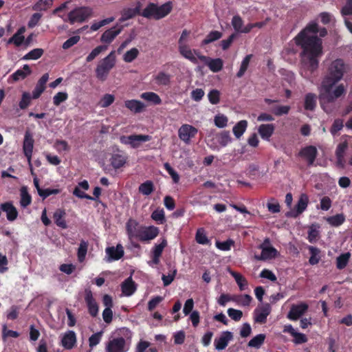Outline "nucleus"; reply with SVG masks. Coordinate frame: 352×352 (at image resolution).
I'll return each instance as SVG.
<instances>
[{
	"label": "nucleus",
	"mask_w": 352,
	"mask_h": 352,
	"mask_svg": "<svg viewBox=\"0 0 352 352\" xmlns=\"http://www.w3.org/2000/svg\"><path fill=\"white\" fill-rule=\"evenodd\" d=\"M327 30L319 28L316 23H309L295 37L296 43L300 46V74L307 79H309L311 74L318 69L319 58L322 55V42L318 37H324L327 34Z\"/></svg>",
	"instance_id": "1"
},
{
	"label": "nucleus",
	"mask_w": 352,
	"mask_h": 352,
	"mask_svg": "<svg viewBox=\"0 0 352 352\" xmlns=\"http://www.w3.org/2000/svg\"><path fill=\"white\" fill-rule=\"evenodd\" d=\"M347 91V86L329 78H323L319 88L318 99L321 108L327 113L332 111L331 104L337 100L343 98Z\"/></svg>",
	"instance_id": "2"
},
{
	"label": "nucleus",
	"mask_w": 352,
	"mask_h": 352,
	"mask_svg": "<svg viewBox=\"0 0 352 352\" xmlns=\"http://www.w3.org/2000/svg\"><path fill=\"white\" fill-rule=\"evenodd\" d=\"M119 337L111 340L106 346V352H126L132 338V332L127 328L118 331Z\"/></svg>",
	"instance_id": "3"
},
{
	"label": "nucleus",
	"mask_w": 352,
	"mask_h": 352,
	"mask_svg": "<svg viewBox=\"0 0 352 352\" xmlns=\"http://www.w3.org/2000/svg\"><path fill=\"white\" fill-rule=\"evenodd\" d=\"M173 9L171 2H166L161 6L150 3L141 12V15L148 19L159 20L167 16Z\"/></svg>",
	"instance_id": "4"
},
{
	"label": "nucleus",
	"mask_w": 352,
	"mask_h": 352,
	"mask_svg": "<svg viewBox=\"0 0 352 352\" xmlns=\"http://www.w3.org/2000/svg\"><path fill=\"white\" fill-rule=\"evenodd\" d=\"M116 63V54L112 51L98 63L95 70L96 78L102 82L106 80L110 71L115 67Z\"/></svg>",
	"instance_id": "5"
},
{
	"label": "nucleus",
	"mask_w": 352,
	"mask_h": 352,
	"mask_svg": "<svg viewBox=\"0 0 352 352\" xmlns=\"http://www.w3.org/2000/svg\"><path fill=\"white\" fill-rule=\"evenodd\" d=\"M346 69L347 67L344 60L340 58H337L331 61L329 64L327 69V74L324 78H329L330 80L339 82L342 79Z\"/></svg>",
	"instance_id": "6"
},
{
	"label": "nucleus",
	"mask_w": 352,
	"mask_h": 352,
	"mask_svg": "<svg viewBox=\"0 0 352 352\" xmlns=\"http://www.w3.org/2000/svg\"><path fill=\"white\" fill-rule=\"evenodd\" d=\"M258 248L261 250V254L254 256L255 259L257 261H268L275 258L278 256V252L271 245L268 238L264 240L258 246Z\"/></svg>",
	"instance_id": "7"
},
{
	"label": "nucleus",
	"mask_w": 352,
	"mask_h": 352,
	"mask_svg": "<svg viewBox=\"0 0 352 352\" xmlns=\"http://www.w3.org/2000/svg\"><path fill=\"white\" fill-rule=\"evenodd\" d=\"M208 141V144L210 148L214 151H219L221 147H225L230 143L232 138L229 131H223L215 134Z\"/></svg>",
	"instance_id": "8"
},
{
	"label": "nucleus",
	"mask_w": 352,
	"mask_h": 352,
	"mask_svg": "<svg viewBox=\"0 0 352 352\" xmlns=\"http://www.w3.org/2000/svg\"><path fill=\"white\" fill-rule=\"evenodd\" d=\"M197 132V129L192 125L184 124L178 129V137L185 144H189Z\"/></svg>",
	"instance_id": "9"
},
{
	"label": "nucleus",
	"mask_w": 352,
	"mask_h": 352,
	"mask_svg": "<svg viewBox=\"0 0 352 352\" xmlns=\"http://www.w3.org/2000/svg\"><path fill=\"white\" fill-rule=\"evenodd\" d=\"M91 9L89 8H78L69 13L68 20L71 23L82 22L91 16Z\"/></svg>",
	"instance_id": "10"
},
{
	"label": "nucleus",
	"mask_w": 352,
	"mask_h": 352,
	"mask_svg": "<svg viewBox=\"0 0 352 352\" xmlns=\"http://www.w3.org/2000/svg\"><path fill=\"white\" fill-rule=\"evenodd\" d=\"M151 137L148 135H131L122 136L120 141L122 144L130 145L132 148H138L141 143L151 140Z\"/></svg>",
	"instance_id": "11"
},
{
	"label": "nucleus",
	"mask_w": 352,
	"mask_h": 352,
	"mask_svg": "<svg viewBox=\"0 0 352 352\" xmlns=\"http://www.w3.org/2000/svg\"><path fill=\"white\" fill-rule=\"evenodd\" d=\"M159 234V229L155 226H142L138 233V239L142 241H148L155 239Z\"/></svg>",
	"instance_id": "12"
},
{
	"label": "nucleus",
	"mask_w": 352,
	"mask_h": 352,
	"mask_svg": "<svg viewBox=\"0 0 352 352\" xmlns=\"http://www.w3.org/2000/svg\"><path fill=\"white\" fill-rule=\"evenodd\" d=\"M178 47L180 54L194 64H197L199 56H203L199 52L192 50L188 45H181Z\"/></svg>",
	"instance_id": "13"
},
{
	"label": "nucleus",
	"mask_w": 352,
	"mask_h": 352,
	"mask_svg": "<svg viewBox=\"0 0 352 352\" xmlns=\"http://www.w3.org/2000/svg\"><path fill=\"white\" fill-rule=\"evenodd\" d=\"M233 340V334L232 332L226 331L221 333L214 340V346L216 350L222 351L228 345L229 342Z\"/></svg>",
	"instance_id": "14"
},
{
	"label": "nucleus",
	"mask_w": 352,
	"mask_h": 352,
	"mask_svg": "<svg viewBox=\"0 0 352 352\" xmlns=\"http://www.w3.org/2000/svg\"><path fill=\"white\" fill-rule=\"evenodd\" d=\"M308 307V305L305 302L292 305L287 317L290 320H297L307 312Z\"/></svg>",
	"instance_id": "15"
},
{
	"label": "nucleus",
	"mask_w": 352,
	"mask_h": 352,
	"mask_svg": "<svg viewBox=\"0 0 352 352\" xmlns=\"http://www.w3.org/2000/svg\"><path fill=\"white\" fill-rule=\"evenodd\" d=\"M34 140L33 139L32 135L29 131H27L24 136L23 150L24 155L27 157L29 164H31L32 155L34 148Z\"/></svg>",
	"instance_id": "16"
},
{
	"label": "nucleus",
	"mask_w": 352,
	"mask_h": 352,
	"mask_svg": "<svg viewBox=\"0 0 352 352\" xmlns=\"http://www.w3.org/2000/svg\"><path fill=\"white\" fill-rule=\"evenodd\" d=\"M271 312V306L266 303L258 306L254 310V320L258 323H265Z\"/></svg>",
	"instance_id": "17"
},
{
	"label": "nucleus",
	"mask_w": 352,
	"mask_h": 352,
	"mask_svg": "<svg viewBox=\"0 0 352 352\" xmlns=\"http://www.w3.org/2000/svg\"><path fill=\"white\" fill-rule=\"evenodd\" d=\"M141 7L142 3L138 1L133 7L124 8L121 12V18L120 19V21L123 22L134 17L138 14H141Z\"/></svg>",
	"instance_id": "18"
},
{
	"label": "nucleus",
	"mask_w": 352,
	"mask_h": 352,
	"mask_svg": "<svg viewBox=\"0 0 352 352\" xmlns=\"http://www.w3.org/2000/svg\"><path fill=\"white\" fill-rule=\"evenodd\" d=\"M61 345L66 349H72L76 344V335L74 331H67L60 336Z\"/></svg>",
	"instance_id": "19"
},
{
	"label": "nucleus",
	"mask_w": 352,
	"mask_h": 352,
	"mask_svg": "<svg viewBox=\"0 0 352 352\" xmlns=\"http://www.w3.org/2000/svg\"><path fill=\"white\" fill-rule=\"evenodd\" d=\"M105 252L107 254L106 261L107 262L119 260L124 255V249L120 244L117 245L116 247L107 248Z\"/></svg>",
	"instance_id": "20"
},
{
	"label": "nucleus",
	"mask_w": 352,
	"mask_h": 352,
	"mask_svg": "<svg viewBox=\"0 0 352 352\" xmlns=\"http://www.w3.org/2000/svg\"><path fill=\"white\" fill-rule=\"evenodd\" d=\"M348 148V143L346 141H344L340 143L336 151V166L339 168H343L345 165L344 154Z\"/></svg>",
	"instance_id": "21"
},
{
	"label": "nucleus",
	"mask_w": 352,
	"mask_h": 352,
	"mask_svg": "<svg viewBox=\"0 0 352 352\" xmlns=\"http://www.w3.org/2000/svg\"><path fill=\"white\" fill-rule=\"evenodd\" d=\"M231 23L236 32L247 34L251 31V26L249 25V23L245 25L242 18L239 15L232 17Z\"/></svg>",
	"instance_id": "22"
},
{
	"label": "nucleus",
	"mask_w": 352,
	"mask_h": 352,
	"mask_svg": "<svg viewBox=\"0 0 352 352\" xmlns=\"http://www.w3.org/2000/svg\"><path fill=\"white\" fill-rule=\"evenodd\" d=\"M199 60L208 66L213 72H218L223 67V60L221 58L211 59L207 56H199Z\"/></svg>",
	"instance_id": "23"
},
{
	"label": "nucleus",
	"mask_w": 352,
	"mask_h": 352,
	"mask_svg": "<svg viewBox=\"0 0 352 352\" xmlns=\"http://www.w3.org/2000/svg\"><path fill=\"white\" fill-rule=\"evenodd\" d=\"M317 149L314 146H307L302 148L300 152V156H302L307 161L309 166H311L314 164L317 156Z\"/></svg>",
	"instance_id": "24"
},
{
	"label": "nucleus",
	"mask_w": 352,
	"mask_h": 352,
	"mask_svg": "<svg viewBox=\"0 0 352 352\" xmlns=\"http://www.w3.org/2000/svg\"><path fill=\"white\" fill-rule=\"evenodd\" d=\"M1 210L6 213L7 219L10 221H13L16 219L18 217V211L16 208L10 202H6L0 205Z\"/></svg>",
	"instance_id": "25"
},
{
	"label": "nucleus",
	"mask_w": 352,
	"mask_h": 352,
	"mask_svg": "<svg viewBox=\"0 0 352 352\" xmlns=\"http://www.w3.org/2000/svg\"><path fill=\"white\" fill-rule=\"evenodd\" d=\"M121 27H113L106 30L101 36L100 41L102 43H110L121 32Z\"/></svg>",
	"instance_id": "26"
},
{
	"label": "nucleus",
	"mask_w": 352,
	"mask_h": 352,
	"mask_svg": "<svg viewBox=\"0 0 352 352\" xmlns=\"http://www.w3.org/2000/svg\"><path fill=\"white\" fill-rule=\"evenodd\" d=\"M274 126L272 124H263L258 128V133L264 140H270L274 131Z\"/></svg>",
	"instance_id": "27"
},
{
	"label": "nucleus",
	"mask_w": 352,
	"mask_h": 352,
	"mask_svg": "<svg viewBox=\"0 0 352 352\" xmlns=\"http://www.w3.org/2000/svg\"><path fill=\"white\" fill-rule=\"evenodd\" d=\"M124 106L131 111L138 113L143 111L145 105L143 102L138 100H126L124 101Z\"/></svg>",
	"instance_id": "28"
},
{
	"label": "nucleus",
	"mask_w": 352,
	"mask_h": 352,
	"mask_svg": "<svg viewBox=\"0 0 352 352\" xmlns=\"http://www.w3.org/2000/svg\"><path fill=\"white\" fill-rule=\"evenodd\" d=\"M142 226H140L135 220L129 219L126 224V232L129 237L130 239L133 237L138 238V233L140 228Z\"/></svg>",
	"instance_id": "29"
},
{
	"label": "nucleus",
	"mask_w": 352,
	"mask_h": 352,
	"mask_svg": "<svg viewBox=\"0 0 352 352\" xmlns=\"http://www.w3.org/2000/svg\"><path fill=\"white\" fill-rule=\"evenodd\" d=\"M65 215H66V213H65V210H62V209H57L53 214V218H54L55 223L58 227L63 228V229H65L67 228V225L65 220Z\"/></svg>",
	"instance_id": "30"
},
{
	"label": "nucleus",
	"mask_w": 352,
	"mask_h": 352,
	"mask_svg": "<svg viewBox=\"0 0 352 352\" xmlns=\"http://www.w3.org/2000/svg\"><path fill=\"white\" fill-rule=\"evenodd\" d=\"M121 287L123 294L126 296H131L136 289L135 283L133 281L131 277H129L125 280L122 283Z\"/></svg>",
	"instance_id": "31"
},
{
	"label": "nucleus",
	"mask_w": 352,
	"mask_h": 352,
	"mask_svg": "<svg viewBox=\"0 0 352 352\" xmlns=\"http://www.w3.org/2000/svg\"><path fill=\"white\" fill-rule=\"evenodd\" d=\"M85 301L87 304L89 312L92 316H97L98 313V306L94 299L91 292H88L85 296Z\"/></svg>",
	"instance_id": "32"
},
{
	"label": "nucleus",
	"mask_w": 352,
	"mask_h": 352,
	"mask_svg": "<svg viewBox=\"0 0 352 352\" xmlns=\"http://www.w3.org/2000/svg\"><path fill=\"white\" fill-rule=\"evenodd\" d=\"M229 273L234 278L236 284L238 285L239 289L241 291H244L248 289V280L246 278L242 276L241 274L234 272L230 269H228Z\"/></svg>",
	"instance_id": "33"
},
{
	"label": "nucleus",
	"mask_w": 352,
	"mask_h": 352,
	"mask_svg": "<svg viewBox=\"0 0 352 352\" xmlns=\"http://www.w3.org/2000/svg\"><path fill=\"white\" fill-rule=\"evenodd\" d=\"M252 300V296L248 294L232 296V301L234 302L239 306L248 307L250 305Z\"/></svg>",
	"instance_id": "34"
},
{
	"label": "nucleus",
	"mask_w": 352,
	"mask_h": 352,
	"mask_svg": "<svg viewBox=\"0 0 352 352\" xmlns=\"http://www.w3.org/2000/svg\"><path fill=\"white\" fill-rule=\"evenodd\" d=\"M309 202L308 197L305 194H302L298 199V204L296 206V212L292 214L296 217L301 214L307 207Z\"/></svg>",
	"instance_id": "35"
},
{
	"label": "nucleus",
	"mask_w": 352,
	"mask_h": 352,
	"mask_svg": "<svg viewBox=\"0 0 352 352\" xmlns=\"http://www.w3.org/2000/svg\"><path fill=\"white\" fill-rule=\"evenodd\" d=\"M140 98L153 104H160L162 103L160 97L155 92H144L141 94Z\"/></svg>",
	"instance_id": "36"
},
{
	"label": "nucleus",
	"mask_w": 352,
	"mask_h": 352,
	"mask_svg": "<svg viewBox=\"0 0 352 352\" xmlns=\"http://www.w3.org/2000/svg\"><path fill=\"white\" fill-rule=\"evenodd\" d=\"M248 127V122L246 120H241L238 122L233 127L232 132L234 136L239 139L245 133Z\"/></svg>",
	"instance_id": "37"
},
{
	"label": "nucleus",
	"mask_w": 352,
	"mask_h": 352,
	"mask_svg": "<svg viewBox=\"0 0 352 352\" xmlns=\"http://www.w3.org/2000/svg\"><path fill=\"white\" fill-rule=\"evenodd\" d=\"M20 204L23 208H25L31 204L32 198L28 192V188L23 186L20 190Z\"/></svg>",
	"instance_id": "38"
},
{
	"label": "nucleus",
	"mask_w": 352,
	"mask_h": 352,
	"mask_svg": "<svg viewBox=\"0 0 352 352\" xmlns=\"http://www.w3.org/2000/svg\"><path fill=\"white\" fill-rule=\"evenodd\" d=\"M154 80L158 85H168L170 81V76L165 72H160L154 76Z\"/></svg>",
	"instance_id": "39"
},
{
	"label": "nucleus",
	"mask_w": 352,
	"mask_h": 352,
	"mask_svg": "<svg viewBox=\"0 0 352 352\" xmlns=\"http://www.w3.org/2000/svg\"><path fill=\"white\" fill-rule=\"evenodd\" d=\"M325 219L331 226L338 227L344 222L345 217L343 214H337L334 216L327 217Z\"/></svg>",
	"instance_id": "40"
},
{
	"label": "nucleus",
	"mask_w": 352,
	"mask_h": 352,
	"mask_svg": "<svg viewBox=\"0 0 352 352\" xmlns=\"http://www.w3.org/2000/svg\"><path fill=\"white\" fill-rule=\"evenodd\" d=\"M53 2L54 0H38L32 6V9L35 11H45L52 6Z\"/></svg>",
	"instance_id": "41"
},
{
	"label": "nucleus",
	"mask_w": 352,
	"mask_h": 352,
	"mask_svg": "<svg viewBox=\"0 0 352 352\" xmlns=\"http://www.w3.org/2000/svg\"><path fill=\"white\" fill-rule=\"evenodd\" d=\"M25 32L24 27L21 28L18 31L11 37L8 43H14L16 46H19L24 41L23 33Z\"/></svg>",
	"instance_id": "42"
},
{
	"label": "nucleus",
	"mask_w": 352,
	"mask_h": 352,
	"mask_svg": "<svg viewBox=\"0 0 352 352\" xmlns=\"http://www.w3.org/2000/svg\"><path fill=\"white\" fill-rule=\"evenodd\" d=\"M316 105V96L314 94H307L305 98V109L313 111Z\"/></svg>",
	"instance_id": "43"
},
{
	"label": "nucleus",
	"mask_w": 352,
	"mask_h": 352,
	"mask_svg": "<svg viewBox=\"0 0 352 352\" xmlns=\"http://www.w3.org/2000/svg\"><path fill=\"white\" fill-rule=\"evenodd\" d=\"M31 73V69L28 65H25L22 69H18L12 75L14 80H19L24 79L28 75Z\"/></svg>",
	"instance_id": "44"
},
{
	"label": "nucleus",
	"mask_w": 352,
	"mask_h": 352,
	"mask_svg": "<svg viewBox=\"0 0 352 352\" xmlns=\"http://www.w3.org/2000/svg\"><path fill=\"white\" fill-rule=\"evenodd\" d=\"M88 249V243L85 241H81L78 248L77 256L79 262L82 263L85 260Z\"/></svg>",
	"instance_id": "45"
},
{
	"label": "nucleus",
	"mask_w": 352,
	"mask_h": 352,
	"mask_svg": "<svg viewBox=\"0 0 352 352\" xmlns=\"http://www.w3.org/2000/svg\"><path fill=\"white\" fill-rule=\"evenodd\" d=\"M126 162V157L122 154H114L111 158V164L114 168L122 167Z\"/></svg>",
	"instance_id": "46"
},
{
	"label": "nucleus",
	"mask_w": 352,
	"mask_h": 352,
	"mask_svg": "<svg viewBox=\"0 0 352 352\" xmlns=\"http://www.w3.org/2000/svg\"><path fill=\"white\" fill-rule=\"evenodd\" d=\"M265 339V334H258L250 340L248 345L250 347L258 349L263 344Z\"/></svg>",
	"instance_id": "47"
},
{
	"label": "nucleus",
	"mask_w": 352,
	"mask_h": 352,
	"mask_svg": "<svg viewBox=\"0 0 352 352\" xmlns=\"http://www.w3.org/2000/svg\"><path fill=\"white\" fill-rule=\"evenodd\" d=\"M251 58H252L251 54L247 55L243 58V60H242V62L241 63L240 69L236 74V76L238 78H241L245 74L246 70L248 69V68L249 67V64H250Z\"/></svg>",
	"instance_id": "48"
},
{
	"label": "nucleus",
	"mask_w": 352,
	"mask_h": 352,
	"mask_svg": "<svg viewBox=\"0 0 352 352\" xmlns=\"http://www.w3.org/2000/svg\"><path fill=\"white\" fill-rule=\"evenodd\" d=\"M350 256L351 254L349 252H346L339 256L336 261L337 268L339 270L344 269L346 266Z\"/></svg>",
	"instance_id": "49"
},
{
	"label": "nucleus",
	"mask_w": 352,
	"mask_h": 352,
	"mask_svg": "<svg viewBox=\"0 0 352 352\" xmlns=\"http://www.w3.org/2000/svg\"><path fill=\"white\" fill-rule=\"evenodd\" d=\"M153 190V184L151 181H146L139 186L140 192L144 195H149Z\"/></svg>",
	"instance_id": "50"
},
{
	"label": "nucleus",
	"mask_w": 352,
	"mask_h": 352,
	"mask_svg": "<svg viewBox=\"0 0 352 352\" xmlns=\"http://www.w3.org/2000/svg\"><path fill=\"white\" fill-rule=\"evenodd\" d=\"M139 53V50L137 48H131L125 52L123 56V60L126 63H131L138 57Z\"/></svg>",
	"instance_id": "51"
},
{
	"label": "nucleus",
	"mask_w": 352,
	"mask_h": 352,
	"mask_svg": "<svg viewBox=\"0 0 352 352\" xmlns=\"http://www.w3.org/2000/svg\"><path fill=\"white\" fill-rule=\"evenodd\" d=\"M43 54V50L41 48H36L28 52L23 57V60H36Z\"/></svg>",
	"instance_id": "52"
},
{
	"label": "nucleus",
	"mask_w": 352,
	"mask_h": 352,
	"mask_svg": "<svg viewBox=\"0 0 352 352\" xmlns=\"http://www.w3.org/2000/svg\"><path fill=\"white\" fill-rule=\"evenodd\" d=\"M196 241L201 245H206L210 243L209 239H208L205 231L203 228H199L197 230L196 236H195Z\"/></svg>",
	"instance_id": "53"
},
{
	"label": "nucleus",
	"mask_w": 352,
	"mask_h": 352,
	"mask_svg": "<svg viewBox=\"0 0 352 352\" xmlns=\"http://www.w3.org/2000/svg\"><path fill=\"white\" fill-rule=\"evenodd\" d=\"M228 118L223 114H217L214 116V122L218 128H224L227 126Z\"/></svg>",
	"instance_id": "54"
},
{
	"label": "nucleus",
	"mask_w": 352,
	"mask_h": 352,
	"mask_svg": "<svg viewBox=\"0 0 352 352\" xmlns=\"http://www.w3.org/2000/svg\"><path fill=\"white\" fill-rule=\"evenodd\" d=\"M115 100V97L112 94H104L99 102L100 107L106 108L110 106Z\"/></svg>",
	"instance_id": "55"
},
{
	"label": "nucleus",
	"mask_w": 352,
	"mask_h": 352,
	"mask_svg": "<svg viewBox=\"0 0 352 352\" xmlns=\"http://www.w3.org/2000/svg\"><path fill=\"white\" fill-rule=\"evenodd\" d=\"M107 50L106 46L100 45L94 48L89 54L87 56L86 60L87 62L92 61L96 56H98L102 52H104Z\"/></svg>",
	"instance_id": "56"
},
{
	"label": "nucleus",
	"mask_w": 352,
	"mask_h": 352,
	"mask_svg": "<svg viewBox=\"0 0 352 352\" xmlns=\"http://www.w3.org/2000/svg\"><path fill=\"white\" fill-rule=\"evenodd\" d=\"M114 20H115V18L112 16V17H109V18L103 19V20L98 21V22H94L91 24L90 28L92 31H96L98 29H100V28L113 22Z\"/></svg>",
	"instance_id": "57"
},
{
	"label": "nucleus",
	"mask_w": 352,
	"mask_h": 352,
	"mask_svg": "<svg viewBox=\"0 0 352 352\" xmlns=\"http://www.w3.org/2000/svg\"><path fill=\"white\" fill-rule=\"evenodd\" d=\"M222 36V34L218 31H212L210 32L206 37V38L203 41L204 44H208L214 41L218 40Z\"/></svg>",
	"instance_id": "58"
},
{
	"label": "nucleus",
	"mask_w": 352,
	"mask_h": 352,
	"mask_svg": "<svg viewBox=\"0 0 352 352\" xmlns=\"http://www.w3.org/2000/svg\"><path fill=\"white\" fill-rule=\"evenodd\" d=\"M290 107L288 105L276 106L272 109V113L278 116L286 115L289 113Z\"/></svg>",
	"instance_id": "59"
},
{
	"label": "nucleus",
	"mask_w": 352,
	"mask_h": 352,
	"mask_svg": "<svg viewBox=\"0 0 352 352\" xmlns=\"http://www.w3.org/2000/svg\"><path fill=\"white\" fill-rule=\"evenodd\" d=\"M233 245H234V241L232 239H228V240H227L226 241H223V242H220V241L216 242L217 248L223 251L230 250L231 247Z\"/></svg>",
	"instance_id": "60"
},
{
	"label": "nucleus",
	"mask_w": 352,
	"mask_h": 352,
	"mask_svg": "<svg viewBox=\"0 0 352 352\" xmlns=\"http://www.w3.org/2000/svg\"><path fill=\"white\" fill-rule=\"evenodd\" d=\"M102 335V332H98L91 336L89 338V345L91 348L96 346L100 343Z\"/></svg>",
	"instance_id": "61"
},
{
	"label": "nucleus",
	"mask_w": 352,
	"mask_h": 352,
	"mask_svg": "<svg viewBox=\"0 0 352 352\" xmlns=\"http://www.w3.org/2000/svg\"><path fill=\"white\" fill-rule=\"evenodd\" d=\"M176 273H177V270L173 269L170 273H168V275H164V274L162 275V279L163 280V283H164V286H168L173 282V280H174L175 276L176 275Z\"/></svg>",
	"instance_id": "62"
},
{
	"label": "nucleus",
	"mask_w": 352,
	"mask_h": 352,
	"mask_svg": "<svg viewBox=\"0 0 352 352\" xmlns=\"http://www.w3.org/2000/svg\"><path fill=\"white\" fill-rule=\"evenodd\" d=\"M267 209L272 213H277L280 212V205L277 201L271 199L267 204Z\"/></svg>",
	"instance_id": "63"
},
{
	"label": "nucleus",
	"mask_w": 352,
	"mask_h": 352,
	"mask_svg": "<svg viewBox=\"0 0 352 352\" xmlns=\"http://www.w3.org/2000/svg\"><path fill=\"white\" fill-rule=\"evenodd\" d=\"M68 98L67 94L65 92H58L53 98L54 105L58 106L61 102L65 101Z\"/></svg>",
	"instance_id": "64"
}]
</instances>
